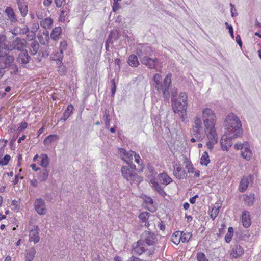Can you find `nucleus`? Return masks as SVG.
I'll return each instance as SVG.
<instances>
[{
  "instance_id": "f257e3e1",
  "label": "nucleus",
  "mask_w": 261,
  "mask_h": 261,
  "mask_svg": "<svg viewBox=\"0 0 261 261\" xmlns=\"http://www.w3.org/2000/svg\"><path fill=\"white\" fill-rule=\"evenodd\" d=\"M227 129L225 134L229 135L230 138L241 137L243 134L242 124L239 117L233 113L229 114L224 122Z\"/></svg>"
},
{
  "instance_id": "f03ea898",
  "label": "nucleus",
  "mask_w": 261,
  "mask_h": 261,
  "mask_svg": "<svg viewBox=\"0 0 261 261\" xmlns=\"http://www.w3.org/2000/svg\"><path fill=\"white\" fill-rule=\"evenodd\" d=\"M171 78L172 74L171 73H168L163 81L161 82L155 88L158 93H162L163 97L167 101L169 100L170 92L169 89L171 85Z\"/></svg>"
},
{
  "instance_id": "7ed1b4c3",
  "label": "nucleus",
  "mask_w": 261,
  "mask_h": 261,
  "mask_svg": "<svg viewBox=\"0 0 261 261\" xmlns=\"http://www.w3.org/2000/svg\"><path fill=\"white\" fill-rule=\"evenodd\" d=\"M121 173L122 177L130 182L139 184L143 180L142 177L139 176L135 172L130 170L128 166H122Z\"/></svg>"
},
{
  "instance_id": "20e7f679",
  "label": "nucleus",
  "mask_w": 261,
  "mask_h": 261,
  "mask_svg": "<svg viewBox=\"0 0 261 261\" xmlns=\"http://www.w3.org/2000/svg\"><path fill=\"white\" fill-rule=\"evenodd\" d=\"M202 119L206 129L214 127L216 122V116L214 111L210 108H205L202 110Z\"/></svg>"
},
{
  "instance_id": "39448f33",
  "label": "nucleus",
  "mask_w": 261,
  "mask_h": 261,
  "mask_svg": "<svg viewBox=\"0 0 261 261\" xmlns=\"http://www.w3.org/2000/svg\"><path fill=\"white\" fill-rule=\"evenodd\" d=\"M136 49V54L139 57L140 60L147 57L152 56L155 50L148 44H140Z\"/></svg>"
},
{
  "instance_id": "423d86ee",
  "label": "nucleus",
  "mask_w": 261,
  "mask_h": 261,
  "mask_svg": "<svg viewBox=\"0 0 261 261\" xmlns=\"http://www.w3.org/2000/svg\"><path fill=\"white\" fill-rule=\"evenodd\" d=\"M172 107L175 113L181 112V117L184 119V116L186 114L187 110V100L183 99V101L181 102L178 100H174L173 98L171 99Z\"/></svg>"
},
{
  "instance_id": "0eeeda50",
  "label": "nucleus",
  "mask_w": 261,
  "mask_h": 261,
  "mask_svg": "<svg viewBox=\"0 0 261 261\" xmlns=\"http://www.w3.org/2000/svg\"><path fill=\"white\" fill-rule=\"evenodd\" d=\"M140 240H142L144 244L145 243L147 245L151 246L155 244L157 239L153 233L148 231H145L141 235V239Z\"/></svg>"
},
{
  "instance_id": "6e6552de",
  "label": "nucleus",
  "mask_w": 261,
  "mask_h": 261,
  "mask_svg": "<svg viewBox=\"0 0 261 261\" xmlns=\"http://www.w3.org/2000/svg\"><path fill=\"white\" fill-rule=\"evenodd\" d=\"M4 60H0V76L2 77L4 73V69L9 67L14 61V57L13 56L9 55L7 54V55Z\"/></svg>"
},
{
  "instance_id": "1a4fd4ad",
  "label": "nucleus",
  "mask_w": 261,
  "mask_h": 261,
  "mask_svg": "<svg viewBox=\"0 0 261 261\" xmlns=\"http://www.w3.org/2000/svg\"><path fill=\"white\" fill-rule=\"evenodd\" d=\"M31 57L29 55L28 51L24 50L20 52L16 58V61L21 64L23 67H25L26 65L31 60Z\"/></svg>"
},
{
  "instance_id": "9d476101",
  "label": "nucleus",
  "mask_w": 261,
  "mask_h": 261,
  "mask_svg": "<svg viewBox=\"0 0 261 261\" xmlns=\"http://www.w3.org/2000/svg\"><path fill=\"white\" fill-rule=\"evenodd\" d=\"M35 210L40 215L46 214V208L44 200L41 198L37 199L34 203Z\"/></svg>"
},
{
  "instance_id": "9b49d317",
  "label": "nucleus",
  "mask_w": 261,
  "mask_h": 261,
  "mask_svg": "<svg viewBox=\"0 0 261 261\" xmlns=\"http://www.w3.org/2000/svg\"><path fill=\"white\" fill-rule=\"evenodd\" d=\"M236 138H230L229 135L225 134L222 137L220 141L221 148L223 150L228 151L229 148L232 146V139Z\"/></svg>"
},
{
  "instance_id": "f8f14e48",
  "label": "nucleus",
  "mask_w": 261,
  "mask_h": 261,
  "mask_svg": "<svg viewBox=\"0 0 261 261\" xmlns=\"http://www.w3.org/2000/svg\"><path fill=\"white\" fill-rule=\"evenodd\" d=\"M39 231L40 229L38 226L34 225L30 231L29 241L33 242L35 244L38 243L40 241Z\"/></svg>"
},
{
  "instance_id": "ddd939ff",
  "label": "nucleus",
  "mask_w": 261,
  "mask_h": 261,
  "mask_svg": "<svg viewBox=\"0 0 261 261\" xmlns=\"http://www.w3.org/2000/svg\"><path fill=\"white\" fill-rule=\"evenodd\" d=\"M158 62V59L156 58H152L150 57H145L141 60V63L146 66L149 69H154Z\"/></svg>"
},
{
  "instance_id": "4468645a",
  "label": "nucleus",
  "mask_w": 261,
  "mask_h": 261,
  "mask_svg": "<svg viewBox=\"0 0 261 261\" xmlns=\"http://www.w3.org/2000/svg\"><path fill=\"white\" fill-rule=\"evenodd\" d=\"M173 174L177 178L183 179L186 178L187 176L186 172L179 165L176 164L173 166Z\"/></svg>"
},
{
  "instance_id": "2eb2a0df",
  "label": "nucleus",
  "mask_w": 261,
  "mask_h": 261,
  "mask_svg": "<svg viewBox=\"0 0 261 261\" xmlns=\"http://www.w3.org/2000/svg\"><path fill=\"white\" fill-rule=\"evenodd\" d=\"M242 222L245 228H248L251 224L250 213L247 211H243L242 213Z\"/></svg>"
},
{
  "instance_id": "dca6fc26",
  "label": "nucleus",
  "mask_w": 261,
  "mask_h": 261,
  "mask_svg": "<svg viewBox=\"0 0 261 261\" xmlns=\"http://www.w3.org/2000/svg\"><path fill=\"white\" fill-rule=\"evenodd\" d=\"M14 46L16 50L22 52L24 50V47L25 46L26 41L25 39L17 37L13 41Z\"/></svg>"
},
{
  "instance_id": "f3484780",
  "label": "nucleus",
  "mask_w": 261,
  "mask_h": 261,
  "mask_svg": "<svg viewBox=\"0 0 261 261\" xmlns=\"http://www.w3.org/2000/svg\"><path fill=\"white\" fill-rule=\"evenodd\" d=\"M143 246L144 244L142 243V241L140 240L136 243L133 244L132 247L134 252L138 255L142 254L146 250Z\"/></svg>"
},
{
  "instance_id": "a211bd4d",
  "label": "nucleus",
  "mask_w": 261,
  "mask_h": 261,
  "mask_svg": "<svg viewBox=\"0 0 261 261\" xmlns=\"http://www.w3.org/2000/svg\"><path fill=\"white\" fill-rule=\"evenodd\" d=\"M150 183L152 185V187H154L158 193L163 197L166 195V192L164 191L163 188L161 187L158 182L155 181L154 178L150 179Z\"/></svg>"
},
{
  "instance_id": "6ab92c4d",
  "label": "nucleus",
  "mask_w": 261,
  "mask_h": 261,
  "mask_svg": "<svg viewBox=\"0 0 261 261\" xmlns=\"http://www.w3.org/2000/svg\"><path fill=\"white\" fill-rule=\"evenodd\" d=\"M5 12L11 22H16L17 21L16 16L11 7H7Z\"/></svg>"
},
{
  "instance_id": "aec40b11",
  "label": "nucleus",
  "mask_w": 261,
  "mask_h": 261,
  "mask_svg": "<svg viewBox=\"0 0 261 261\" xmlns=\"http://www.w3.org/2000/svg\"><path fill=\"white\" fill-rule=\"evenodd\" d=\"M120 34L117 30H113L110 33L107 40L108 42H111L113 44L114 41H117L119 39Z\"/></svg>"
},
{
  "instance_id": "412c9836",
  "label": "nucleus",
  "mask_w": 261,
  "mask_h": 261,
  "mask_svg": "<svg viewBox=\"0 0 261 261\" xmlns=\"http://www.w3.org/2000/svg\"><path fill=\"white\" fill-rule=\"evenodd\" d=\"M183 163L185 165V168L187 169L188 172L189 173H194L195 168H194L190 159L186 156L184 157Z\"/></svg>"
},
{
  "instance_id": "4be33fe9",
  "label": "nucleus",
  "mask_w": 261,
  "mask_h": 261,
  "mask_svg": "<svg viewBox=\"0 0 261 261\" xmlns=\"http://www.w3.org/2000/svg\"><path fill=\"white\" fill-rule=\"evenodd\" d=\"M207 129H210L208 133L206 135L209 141H216V143H217L218 138L215 128H208Z\"/></svg>"
},
{
  "instance_id": "5701e85b",
  "label": "nucleus",
  "mask_w": 261,
  "mask_h": 261,
  "mask_svg": "<svg viewBox=\"0 0 261 261\" xmlns=\"http://www.w3.org/2000/svg\"><path fill=\"white\" fill-rule=\"evenodd\" d=\"M243 199L247 205L251 206L254 202V194L251 193L249 195H244Z\"/></svg>"
},
{
  "instance_id": "b1692460",
  "label": "nucleus",
  "mask_w": 261,
  "mask_h": 261,
  "mask_svg": "<svg viewBox=\"0 0 261 261\" xmlns=\"http://www.w3.org/2000/svg\"><path fill=\"white\" fill-rule=\"evenodd\" d=\"M127 63L132 67H136L139 65L138 57L134 54H132L129 56L128 59Z\"/></svg>"
},
{
  "instance_id": "393cba45",
  "label": "nucleus",
  "mask_w": 261,
  "mask_h": 261,
  "mask_svg": "<svg viewBox=\"0 0 261 261\" xmlns=\"http://www.w3.org/2000/svg\"><path fill=\"white\" fill-rule=\"evenodd\" d=\"M159 177L161 180L162 181V184L166 186L172 181V178L166 172L160 174Z\"/></svg>"
},
{
  "instance_id": "a878e982",
  "label": "nucleus",
  "mask_w": 261,
  "mask_h": 261,
  "mask_svg": "<svg viewBox=\"0 0 261 261\" xmlns=\"http://www.w3.org/2000/svg\"><path fill=\"white\" fill-rule=\"evenodd\" d=\"M61 32L62 29L60 27H55L51 31L50 34L51 38L54 40H58L61 34Z\"/></svg>"
},
{
  "instance_id": "bb28decb",
  "label": "nucleus",
  "mask_w": 261,
  "mask_h": 261,
  "mask_svg": "<svg viewBox=\"0 0 261 261\" xmlns=\"http://www.w3.org/2000/svg\"><path fill=\"white\" fill-rule=\"evenodd\" d=\"M27 255L25 256L26 261H32L35 257L36 251L34 247H31V248L26 250Z\"/></svg>"
},
{
  "instance_id": "cd10ccee",
  "label": "nucleus",
  "mask_w": 261,
  "mask_h": 261,
  "mask_svg": "<svg viewBox=\"0 0 261 261\" xmlns=\"http://www.w3.org/2000/svg\"><path fill=\"white\" fill-rule=\"evenodd\" d=\"M195 126L193 128V132L194 133V135L197 134L199 135L200 134V128L201 127V119L198 117H197L195 119L194 121Z\"/></svg>"
},
{
  "instance_id": "c85d7f7f",
  "label": "nucleus",
  "mask_w": 261,
  "mask_h": 261,
  "mask_svg": "<svg viewBox=\"0 0 261 261\" xmlns=\"http://www.w3.org/2000/svg\"><path fill=\"white\" fill-rule=\"evenodd\" d=\"M49 171L47 168H44L39 174L38 179L40 182L46 181L48 177Z\"/></svg>"
},
{
  "instance_id": "c756f323",
  "label": "nucleus",
  "mask_w": 261,
  "mask_h": 261,
  "mask_svg": "<svg viewBox=\"0 0 261 261\" xmlns=\"http://www.w3.org/2000/svg\"><path fill=\"white\" fill-rule=\"evenodd\" d=\"M40 45L37 41H33L30 44V52L31 55H35L38 52Z\"/></svg>"
},
{
  "instance_id": "7c9ffc66",
  "label": "nucleus",
  "mask_w": 261,
  "mask_h": 261,
  "mask_svg": "<svg viewBox=\"0 0 261 261\" xmlns=\"http://www.w3.org/2000/svg\"><path fill=\"white\" fill-rule=\"evenodd\" d=\"M248 179L247 178H243L241 179L240 185L239 190L241 192H244L246 191L248 187Z\"/></svg>"
},
{
  "instance_id": "2f4dec72",
  "label": "nucleus",
  "mask_w": 261,
  "mask_h": 261,
  "mask_svg": "<svg viewBox=\"0 0 261 261\" xmlns=\"http://www.w3.org/2000/svg\"><path fill=\"white\" fill-rule=\"evenodd\" d=\"M244 253V249L242 246L237 245L235 246V248L233 250V256L235 258L241 256Z\"/></svg>"
},
{
  "instance_id": "473e14b6",
  "label": "nucleus",
  "mask_w": 261,
  "mask_h": 261,
  "mask_svg": "<svg viewBox=\"0 0 261 261\" xmlns=\"http://www.w3.org/2000/svg\"><path fill=\"white\" fill-rule=\"evenodd\" d=\"M252 152L249 147H245L244 151L241 153V156L247 161H249L252 157Z\"/></svg>"
},
{
  "instance_id": "72a5a7b5",
  "label": "nucleus",
  "mask_w": 261,
  "mask_h": 261,
  "mask_svg": "<svg viewBox=\"0 0 261 261\" xmlns=\"http://www.w3.org/2000/svg\"><path fill=\"white\" fill-rule=\"evenodd\" d=\"M40 158L41 161L40 165L44 168H46L49 165V158L47 155L46 154H42Z\"/></svg>"
},
{
  "instance_id": "f704fd0d",
  "label": "nucleus",
  "mask_w": 261,
  "mask_h": 261,
  "mask_svg": "<svg viewBox=\"0 0 261 261\" xmlns=\"http://www.w3.org/2000/svg\"><path fill=\"white\" fill-rule=\"evenodd\" d=\"M53 22V19L50 17H47L40 22V25L44 28H49L51 27Z\"/></svg>"
},
{
  "instance_id": "c9c22d12",
  "label": "nucleus",
  "mask_w": 261,
  "mask_h": 261,
  "mask_svg": "<svg viewBox=\"0 0 261 261\" xmlns=\"http://www.w3.org/2000/svg\"><path fill=\"white\" fill-rule=\"evenodd\" d=\"M210 162L208 152L205 151L200 159V164L201 165L207 166Z\"/></svg>"
},
{
  "instance_id": "e433bc0d",
  "label": "nucleus",
  "mask_w": 261,
  "mask_h": 261,
  "mask_svg": "<svg viewBox=\"0 0 261 261\" xmlns=\"http://www.w3.org/2000/svg\"><path fill=\"white\" fill-rule=\"evenodd\" d=\"M162 76L159 73H155L154 74L152 79L153 81V86L154 88H156V86H158L162 82Z\"/></svg>"
},
{
  "instance_id": "4c0bfd02",
  "label": "nucleus",
  "mask_w": 261,
  "mask_h": 261,
  "mask_svg": "<svg viewBox=\"0 0 261 261\" xmlns=\"http://www.w3.org/2000/svg\"><path fill=\"white\" fill-rule=\"evenodd\" d=\"M103 119L105 122L106 127L108 128L110 126V118L109 111L108 110H105L104 111V115L103 116Z\"/></svg>"
},
{
  "instance_id": "58836bf2",
  "label": "nucleus",
  "mask_w": 261,
  "mask_h": 261,
  "mask_svg": "<svg viewBox=\"0 0 261 261\" xmlns=\"http://www.w3.org/2000/svg\"><path fill=\"white\" fill-rule=\"evenodd\" d=\"M192 237V234L190 233H185L183 231H180V242L181 241L182 243L187 242L189 241Z\"/></svg>"
},
{
  "instance_id": "ea45409f",
  "label": "nucleus",
  "mask_w": 261,
  "mask_h": 261,
  "mask_svg": "<svg viewBox=\"0 0 261 261\" xmlns=\"http://www.w3.org/2000/svg\"><path fill=\"white\" fill-rule=\"evenodd\" d=\"M180 231L175 232L171 236V241L175 244L178 245L180 242Z\"/></svg>"
},
{
  "instance_id": "a19ab883",
  "label": "nucleus",
  "mask_w": 261,
  "mask_h": 261,
  "mask_svg": "<svg viewBox=\"0 0 261 261\" xmlns=\"http://www.w3.org/2000/svg\"><path fill=\"white\" fill-rule=\"evenodd\" d=\"M58 138L56 135H50L47 136L44 140V144H50Z\"/></svg>"
},
{
  "instance_id": "79ce46f5",
  "label": "nucleus",
  "mask_w": 261,
  "mask_h": 261,
  "mask_svg": "<svg viewBox=\"0 0 261 261\" xmlns=\"http://www.w3.org/2000/svg\"><path fill=\"white\" fill-rule=\"evenodd\" d=\"M150 215V214L149 213L147 212H144L141 213L139 214L138 217L142 222H145L148 220Z\"/></svg>"
},
{
  "instance_id": "37998d69",
  "label": "nucleus",
  "mask_w": 261,
  "mask_h": 261,
  "mask_svg": "<svg viewBox=\"0 0 261 261\" xmlns=\"http://www.w3.org/2000/svg\"><path fill=\"white\" fill-rule=\"evenodd\" d=\"M18 9L20 12L21 16L23 17H25L28 12V7L27 4L19 7Z\"/></svg>"
},
{
  "instance_id": "c03bdc74",
  "label": "nucleus",
  "mask_w": 261,
  "mask_h": 261,
  "mask_svg": "<svg viewBox=\"0 0 261 261\" xmlns=\"http://www.w3.org/2000/svg\"><path fill=\"white\" fill-rule=\"evenodd\" d=\"M197 261H209L206 255L202 252H198L196 254Z\"/></svg>"
},
{
  "instance_id": "a18cd8bd",
  "label": "nucleus",
  "mask_w": 261,
  "mask_h": 261,
  "mask_svg": "<svg viewBox=\"0 0 261 261\" xmlns=\"http://www.w3.org/2000/svg\"><path fill=\"white\" fill-rule=\"evenodd\" d=\"M55 57L56 58L55 60H56L57 64H62V60L63 58V53L62 49H60V51L57 52L55 55Z\"/></svg>"
},
{
  "instance_id": "49530a36",
  "label": "nucleus",
  "mask_w": 261,
  "mask_h": 261,
  "mask_svg": "<svg viewBox=\"0 0 261 261\" xmlns=\"http://www.w3.org/2000/svg\"><path fill=\"white\" fill-rule=\"evenodd\" d=\"M7 37L3 34H0V49L3 48L6 46Z\"/></svg>"
},
{
  "instance_id": "de8ad7c7",
  "label": "nucleus",
  "mask_w": 261,
  "mask_h": 261,
  "mask_svg": "<svg viewBox=\"0 0 261 261\" xmlns=\"http://www.w3.org/2000/svg\"><path fill=\"white\" fill-rule=\"evenodd\" d=\"M73 106L72 104L69 105L63 112L64 115L68 116V118L72 114Z\"/></svg>"
},
{
  "instance_id": "09e8293b",
  "label": "nucleus",
  "mask_w": 261,
  "mask_h": 261,
  "mask_svg": "<svg viewBox=\"0 0 261 261\" xmlns=\"http://www.w3.org/2000/svg\"><path fill=\"white\" fill-rule=\"evenodd\" d=\"M10 159H11V157L9 155H8V154L5 155L3 159L0 160V165H1V166L7 165L8 164Z\"/></svg>"
},
{
  "instance_id": "8fccbe9b",
  "label": "nucleus",
  "mask_w": 261,
  "mask_h": 261,
  "mask_svg": "<svg viewBox=\"0 0 261 261\" xmlns=\"http://www.w3.org/2000/svg\"><path fill=\"white\" fill-rule=\"evenodd\" d=\"M60 64V65H59V66L58 67L59 73L61 75H64L66 73V67L62 63V64Z\"/></svg>"
},
{
  "instance_id": "3c124183",
  "label": "nucleus",
  "mask_w": 261,
  "mask_h": 261,
  "mask_svg": "<svg viewBox=\"0 0 261 261\" xmlns=\"http://www.w3.org/2000/svg\"><path fill=\"white\" fill-rule=\"evenodd\" d=\"M121 159L123 160L124 162H126V164L128 165L129 168L130 169V170L133 171L135 172V171L136 170V165L133 164L132 162H129L128 161L126 160L124 157H122Z\"/></svg>"
},
{
  "instance_id": "603ef678",
  "label": "nucleus",
  "mask_w": 261,
  "mask_h": 261,
  "mask_svg": "<svg viewBox=\"0 0 261 261\" xmlns=\"http://www.w3.org/2000/svg\"><path fill=\"white\" fill-rule=\"evenodd\" d=\"M225 25L226 28L228 29L229 33L230 34V36L233 38L234 34H233V29L231 25L229 24L228 22H226L225 23Z\"/></svg>"
},
{
  "instance_id": "864d4df0",
  "label": "nucleus",
  "mask_w": 261,
  "mask_h": 261,
  "mask_svg": "<svg viewBox=\"0 0 261 261\" xmlns=\"http://www.w3.org/2000/svg\"><path fill=\"white\" fill-rule=\"evenodd\" d=\"M121 1V0H113L114 2L112 9L114 12L117 11L120 8V6L118 2Z\"/></svg>"
},
{
  "instance_id": "5fc2aeb1",
  "label": "nucleus",
  "mask_w": 261,
  "mask_h": 261,
  "mask_svg": "<svg viewBox=\"0 0 261 261\" xmlns=\"http://www.w3.org/2000/svg\"><path fill=\"white\" fill-rule=\"evenodd\" d=\"M68 11L69 9L66 7L63 8V9L61 12L60 18L61 19H64L66 16L68 14Z\"/></svg>"
},
{
  "instance_id": "6e6d98bb",
  "label": "nucleus",
  "mask_w": 261,
  "mask_h": 261,
  "mask_svg": "<svg viewBox=\"0 0 261 261\" xmlns=\"http://www.w3.org/2000/svg\"><path fill=\"white\" fill-rule=\"evenodd\" d=\"M219 212V208L218 207L217 208H213L212 211V214L211 215V218L214 220L217 215L218 214Z\"/></svg>"
},
{
  "instance_id": "4d7b16f0",
  "label": "nucleus",
  "mask_w": 261,
  "mask_h": 261,
  "mask_svg": "<svg viewBox=\"0 0 261 261\" xmlns=\"http://www.w3.org/2000/svg\"><path fill=\"white\" fill-rule=\"evenodd\" d=\"M135 151L132 150H130L129 152H126V153L125 155V157H124L125 159H127L131 161L133 159V156L134 154H135Z\"/></svg>"
},
{
  "instance_id": "13d9d810",
  "label": "nucleus",
  "mask_w": 261,
  "mask_h": 261,
  "mask_svg": "<svg viewBox=\"0 0 261 261\" xmlns=\"http://www.w3.org/2000/svg\"><path fill=\"white\" fill-rule=\"evenodd\" d=\"M28 126V124L25 122H22L19 124V126L18 128V130H19V132H21L24 130Z\"/></svg>"
},
{
  "instance_id": "bf43d9fd",
  "label": "nucleus",
  "mask_w": 261,
  "mask_h": 261,
  "mask_svg": "<svg viewBox=\"0 0 261 261\" xmlns=\"http://www.w3.org/2000/svg\"><path fill=\"white\" fill-rule=\"evenodd\" d=\"M12 70H13V73L14 74H17L19 72V68L18 66L16 64H12L11 66H9Z\"/></svg>"
},
{
  "instance_id": "052dcab7",
  "label": "nucleus",
  "mask_w": 261,
  "mask_h": 261,
  "mask_svg": "<svg viewBox=\"0 0 261 261\" xmlns=\"http://www.w3.org/2000/svg\"><path fill=\"white\" fill-rule=\"evenodd\" d=\"M45 199L49 202H51L53 199V194L50 193H46L44 196Z\"/></svg>"
},
{
  "instance_id": "680f3d73",
  "label": "nucleus",
  "mask_w": 261,
  "mask_h": 261,
  "mask_svg": "<svg viewBox=\"0 0 261 261\" xmlns=\"http://www.w3.org/2000/svg\"><path fill=\"white\" fill-rule=\"evenodd\" d=\"M14 46V45L13 42H12V44H11L10 45L6 44V46L3 48V50H5L6 51H12L14 49H15V47Z\"/></svg>"
},
{
  "instance_id": "e2e57ef3",
  "label": "nucleus",
  "mask_w": 261,
  "mask_h": 261,
  "mask_svg": "<svg viewBox=\"0 0 261 261\" xmlns=\"http://www.w3.org/2000/svg\"><path fill=\"white\" fill-rule=\"evenodd\" d=\"M216 143V141H208L206 143V145L209 149L212 150L214 147V145Z\"/></svg>"
},
{
  "instance_id": "0e129e2a",
  "label": "nucleus",
  "mask_w": 261,
  "mask_h": 261,
  "mask_svg": "<svg viewBox=\"0 0 261 261\" xmlns=\"http://www.w3.org/2000/svg\"><path fill=\"white\" fill-rule=\"evenodd\" d=\"M35 38L34 32H32L30 34L27 35V39L28 40H33Z\"/></svg>"
},
{
  "instance_id": "69168bd1",
  "label": "nucleus",
  "mask_w": 261,
  "mask_h": 261,
  "mask_svg": "<svg viewBox=\"0 0 261 261\" xmlns=\"http://www.w3.org/2000/svg\"><path fill=\"white\" fill-rule=\"evenodd\" d=\"M112 89H111V93H112V95L113 96L115 94V93L116 92V85L115 84L114 79L112 80Z\"/></svg>"
},
{
  "instance_id": "338daca9",
  "label": "nucleus",
  "mask_w": 261,
  "mask_h": 261,
  "mask_svg": "<svg viewBox=\"0 0 261 261\" xmlns=\"http://www.w3.org/2000/svg\"><path fill=\"white\" fill-rule=\"evenodd\" d=\"M233 235L227 233L225 236V241L226 243H229L232 240V236Z\"/></svg>"
},
{
  "instance_id": "774afa93",
  "label": "nucleus",
  "mask_w": 261,
  "mask_h": 261,
  "mask_svg": "<svg viewBox=\"0 0 261 261\" xmlns=\"http://www.w3.org/2000/svg\"><path fill=\"white\" fill-rule=\"evenodd\" d=\"M134 156L135 157V161L140 165V162H142V161L140 156L139 155L137 154L136 152H135V154H134Z\"/></svg>"
}]
</instances>
